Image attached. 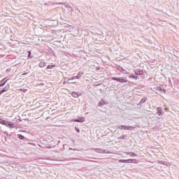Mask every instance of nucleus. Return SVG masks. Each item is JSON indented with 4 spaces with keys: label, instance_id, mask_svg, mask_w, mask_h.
I'll return each mask as SVG.
<instances>
[{
    "label": "nucleus",
    "instance_id": "c85d7f7f",
    "mask_svg": "<svg viewBox=\"0 0 179 179\" xmlns=\"http://www.w3.org/2000/svg\"><path fill=\"white\" fill-rule=\"evenodd\" d=\"M75 130L76 131L77 134H80V129H79V128H78L77 127H75Z\"/></svg>",
    "mask_w": 179,
    "mask_h": 179
},
{
    "label": "nucleus",
    "instance_id": "79ce46f5",
    "mask_svg": "<svg viewBox=\"0 0 179 179\" xmlns=\"http://www.w3.org/2000/svg\"><path fill=\"white\" fill-rule=\"evenodd\" d=\"M0 136H1V133H0Z\"/></svg>",
    "mask_w": 179,
    "mask_h": 179
},
{
    "label": "nucleus",
    "instance_id": "c756f323",
    "mask_svg": "<svg viewBox=\"0 0 179 179\" xmlns=\"http://www.w3.org/2000/svg\"><path fill=\"white\" fill-rule=\"evenodd\" d=\"M13 134H15V132H11L10 134H8V139H10V137L13 136Z\"/></svg>",
    "mask_w": 179,
    "mask_h": 179
},
{
    "label": "nucleus",
    "instance_id": "393cba45",
    "mask_svg": "<svg viewBox=\"0 0 179 179\" xmlns=\"http://www.w3.org/2000/svg\"><path fill=\"white\" fill-rule=\"evenodd\" d=\"M70 80H71V78H69V79L65 78V79H64V83H63V85H66V83H69V81H70Z\"/></svg>",
    "mask_w": 179,
    "mask_h": 179
},
{
    "label": "nucleus",
    "instance_id": "bb28decb",
    "mask_svg": "<svg viewBox=\"0 0 179 179\" xmlns=\"http://www.w3.org/2000/svg\"><path fill=\"white\" fill-rule=\"evenodd\" d=\"M127 134H123L120 136L118 137V139H125V138H127Z\"/></svg>",
    "mask_w": 179,
    "mask_h": 179
},
{
    "label": "nucleus",
    "instance_id": "20e7f679",
    "mask_svg": "<svg viewBox=\"0 0 179 179\" xmlns=\"http://www.w3.org/2000/svg\"><path fill=\"white\" fill-rule=\"evenodd\" d=\"M134 72L137 76H143V75H145V71L140 69H136L134 70Z\"/></svg>",
    "mask_w": 179,
    "mask_h": 179
},
{
    "label": "nucleus",
    "instance_id": "412c9836",
    "mask_svg": "<svg viewBox=\"0 0 179 179\" xmlns=\"http://www.w3.org/2000/svg\"><path fill=\"white\" fill-rule=\"evenodd\" d=\"M56 65L55 64H49L46 66L45 69L46 71H48L50 69H52V68H55Z\"/></svg>",
    "mask_w": 179,
    "mask_h": 179
},
{
    "label": "nucleus",
    "instance_id": "72a5a7b5",
    "mask_svg": "<svg viewBox=\"0 0 179 179\" xmlns=\"http://www.w3.org/2000/svg\"><path fill=\"white\" fill-rule=\"evenodd\" d=\"M21 121H22V119H17L15 122H17H17H21Z\"/></svg>",
    "mask_w": 179,
    "mask_h": 179
},
{
    "label": "nucleus",
    "instance_id": "f257e3e1",
    "mask_svg": "<svg viewBox=\"0 0 179 179\" xmlns=\"http://www.w3.org/2000/svg\"><path fill=\"white\" fill-rule=\"evenodd\" d=\"M0 124L1 125H5L6 127L10 128V129H13V128L17 127V122H12L10 121H8L2 118H0Z\"/></svg>",
    "mask_w": 179,
    "mask_h": 179
},
{
    "label": "nucleus",
    "instance_id": "423d86ee",
    "mask_svg": "<svg viewBox=\"0 0 179 179\" xmlns=\"http://www.w3.org/2000/svg\"><path fill=\"white\" fill-rule=\"evenodd\" d=\"M7 78H8V77H6L0 81V87H3V86H5L6 85V83L9 80V78H8V79Z\"/></svg>",
    "mask_w": 179,
    "mask_h": 179
},
{
    "label": "nucleus",
    "instance_id": "dca6fc26",
    "mask_svg": "<svg viewBox=\"0 0 179 179\" xmlns=\"http://www.w3.org/2000/svg\"><path fill=\"white\" fill-rule=\"evenodd\" d=\"M147 100H148V98H146V97L142 98L141 100L140 101V102L137 104V106H142V104H143V103H146Z\"/></svg>",
    "mask_w": 179,
    "mask_h": 179
},
{
    "label": "nucleus",
    "instance_id": "f704fd0d",
    "mask_svg": "<svg viewBox=\"0 0 179 179\" xmlns=\"http://www.w3.org/2000/svg\"><path fill=\"white\" fill-rule=\"evenodd\" d=\"M50 55H55L54 52H51L50 53Z\"/></svg>",
    "mask_w": 179,
    "mask_h": 179
},
{
    "label": "nucleus",
    "instance_id": "9d476101",
    "mask_svg": "<svg viewBox=\"0 0 179 179\" xmlns=\"http://www.w3.org/2000/svg\"><path fill=\"white\" fill-rule=\"evenodd\" d=\"M107 104V101L106 100L101 99L98 103V107H103V106H106Z\"/></svg>",
    "mask_w": 179,
    "mask_h": 179
},
{
    "label": "nucleus",
    "instance_id": "e433bc0d",
    "mask_svg": "<svg viewBox=\"0 0 179 179\" xmlns=\"http://www.w3.org/2000/svg\"><path fill=\"white\" fill-rule=\"evenodd\" d=\"M27 90L24 89L22 92H23L24 93H26V91H27Z\"/></svg>",
    "mask_w": 179,
    "mask_h": 179
},
{
    "label": "nucleus",
    "instance_id": "0eeeda50",
    "mask_svg": "<svg viewBox=\"0 0 179 179\" xmlns=\"http://www.w3.org/2000/svg\"><path fill=\"white\" fill-rule=\"evenodd\" d=\"M85 117H78L77 119H72L73 122H85Z\"/></svg>",
    "mask_w": 179,
    "mask_h": 179
},
{
    "label": "nucleus",
    "instance_id": "7c9ffc66",
    "mask_svg": "<svg viewBox=\"0 0 179 179\" xmlns=\"http://www.w3.org/2000/svg\"><path fill=\"white\" fill-rule=\"evenodd\" d=\"M28 52H29L28 57L29 58H33V56H31V52L29 51Z\"/></svg>",
    "mask_w": 179,
    "mask_h": 179
},
{
    "label": "nucleus",
    "instance_id": "9b49d317",
    "mask_svg": "<svg viewBox=\"0 0 179 179\" xmlns=\"http://www.w3.org/2000/svg\"><path fill=\"white\" fill-rule=\"evenodd\" d=\"M71 96H72V97L77 99V97H80V96H82V93H79L78 92H72Z\"/></svg>",
    "mask_w": 179,
    "mask_h": 179
},
{
    "label": "nucleus",
    "instance_id": "473e14b6",
    "mask_svg": "<svg viewBox=\"0 0 179 179\" xmlns=\"http://www.w3.org/2000/svg\"><path fill=\"white\" fill-rule=\"evenodd\" d=\"M69 10H70V12H72L73 10V8H72V7H68Z\"/></svg>",
    "mask_w": 179,
    "mask_h": 179
},
{
    "label": "nucleus",
    "instance_id": "6ab92c4d",
    "mask_svg": "<svg viewBox=\"0 0 179 179\" xmlns=\"http://www.w3.org/2000/svg\"><path fill=\"white\" fill-rule=\"evenodd\" d=\"M127 153V155H128L129 156H130V157H136V156H138V155H136L135 152H126Z\"/></svg>",
    "mask_w": 179,
    "mask_h": 179
},
{
    "label": "nucleus",
    "instance_id": "f3484780",
    "mask_svg": "<svg viewBox=\"0 0 179 179\" xmlns=\"http://www.w3.org/2000/svg\"><path fill=\"white\" fill-rule=\"evenodd\" d=\"M17 138L20 141H26L27 139V138L24 137V136L22 134H17Z\"/></svg>",
    "mask_w": 179,
    "mask_h": 179
},
{
    "label": "nucleus",
    "instance_id": "5701e85b",
    "mask_svg": "<svg viewBox=\"0 0 179 179\" xmlns=\"http://www.w3.org/2000/svg\"><path fill=\"white\" fill-rule=\"evenodd\" d=\"M159 164H163L164 166H169V162L166 161H158Z\"/></svg>",
    "mask_w": 179,
    "mask_h": 179
},
{
    "label": "nucleus",
    "instance_id": "58836bf2",
    "mask_svg": "<svg viewBox=\"0 0 179 179\" xmlns=\"http://www.w3.org/2000/svg\"><path fill=\"white\" fill-rule=\"evenodd\" d=\"M22 75H23V76H24V75H27V73H23Z\"/></svg>",
    "mask_w": 179,
    "mask_h": 179
},
{
    "label": "nucleus",
    "instance_id": "b1692460",
    "mask_svg": "<svg viewBox=\"0 0 179 179\" xmlns=\"http://www.w3.org/2000/svg\"><path fill=\"white\" fill-rule=\"evenodd\" d=\"M46 64H47L46 62H41L38 64V66L39 68H44L45 67Z\"/></svg>",
    "mask_w": 179,
    "mask_h": 179
},
{
    "label": "nucleus",
    "instance_id": "a19ab883",
    "mask_svg": "<svg viewBox=\"0 0 179 179\" xmlns=\"http://www.w3.org/2000/svg\"><path fill=\"white\" fill-rule=\"evenodd\" d=\"M49 72H51V70H49Z\"/></svg>",
    "mask_w": 179,
    "mask_h": 179
},
{
    "label": "nucleus",
    "instance_id": "4be33fe9",
    "mask_svg": "<svg viewBox=\"0 0 179 179\" xmlns=\"http://www.w3.org/2000/svg\"><path fill=\"white\" fill-rule=\"evenodd\" d=\"M66 30H67L68 31H72V30H73V27L71 26V25H68L65 27Z\"/></svg>",
    "mask_w": 179,
    "mask_h": 179
},
{
    "label": "nucleus",
    "instance_id": "1a4fd4ad",
    "mask_svg": "<svg viewBox=\"0 0 179 179\" xmlns=\"http://www.w3.org/2000/svg\"><path fill=\"white\" fill-rule=\"evenodd\" d=\"M9 89H10V85H9V84H7L3 89H2L1 90H0V96L1 94H3V93H5V92H8L9 90Z\"/></svg>",
    "mask_w": 179,
    "mask_h": 179
},
{
    "label": "nucleus",
    "instance_id": "a211bd4d",
    "mask_svg": "<svg viewBox=\"0 0 179 179\" xmlns=\"http://www.w3.org/2000/svg\"><path fill=\"white\" fill-rule=\"evenodd\" d=\"M156 90H157V92H163L164 94L166 93V89L162 88V87H157Z\"/></svg>",
    "mask_w": 179,
    "mask_h": 179
},
{
    "label": "nucleus",
    "instance_id": "ea45409f",
    "mask_svg": "<svg viewBox=\"0 0 179 179\" xmlns=\"http://www.w3.org/2000/svg\"><path fill=\"white\" fill-rule=\"evenodd\" d=\"M4 138H5V141H6V136H4Z\"/></svg>",
    "mask_w": 179,
    "mask_h": 179
},
{
    "label": "nucleus",
    "instance_id": "f8f14e48",
    "mask_svg": "<svg viewBox=\"0 0 179 179\" xmlns=\"http://www.w3.org/2000/svg\"><path fill=\"white\" fill-rule=\"evenodd\" d=\"M40 29H42V30H47V29H51V26L43 23L42 24L40 25Z\"/></svg>",
    "mask_w": 179,
    "mask_h": 179
},
{
    "label": "nucleus",
    "instance_id": "ddd939ff",
    "mask_svg": "<svg viewBox=\"0 0 179 179\" xmlns=\"http://www.w3.org/2000/svg\"><path fill=\"white\" fill-rule=\"evenodd\" d=\"M157 114L159 116L164 115V112H163V109L162 107H157Z\"/></svg>",
    "mask_w": 179,
    "mask_h": 179
},
{
    "label": "nucleus",
    "instance_id": "6e6552de",
    "mask_svg": "<svg viewBox=\"0 0 179 179\" xmlns=\"http://www.w3.org/2000/svg\"><path fill=\"white\" fill-rule=\"evenodd\" d=\"M83 76V71H80L76 76L71 77V80H75V79H80Z\"/></svg>",
    "mask_w": 179,
    "mask_h": 179
},
{
    "label": "nucleus",
    "instance_id": "f03ea898",
    "mask_svg": "<svg viewBox=\"0 0 179 179\" xmlns=\"http://www.w3.org/2000/svg\"><path fill=\"white\" fill-rule=\"evenodd\" d=\"M111 80H115L117 83H127L128 78L127 77H111Z\"/></svg>",
    "mask_w": 179,
    "mask_h": 179
},
{
    "label": "nucleus",
    "instance_id": "2f4dec72",
    "mask_svg": "<svg viewBox=\"0 0 179 179\" xmlns=\"http://www.w3.org/2000/svg\"><path fill=\"white\" fill-rule=\"evenodd\" d=\"M11 71H12L11 69H7L6 70V72L7 73H9V72H10Z\"/></svg>",
    "mask_w": 179,
    "mask_h": 179
},
{
    "label": "nucleus",
    "instance_id": "4468645a",
    "mask_svg": "<svg viewBox=\"0 0 179 179\" xmlns=\"http://www.w3.org/2000/svg\"><path fill=\"white\" fill-rule=\"evenodd\" d=\"M96 152L97 153H108L107 152L106 150H104L103 148H96Z\"/></svg>",
    "mask_w": 179,
    "mask_h": 179
},
{
    "label": "nucleus",
    "instance_id": "c9c22d12",
    "mask_svg": "<svg viewBox=\"0 0 179 179\" xmlns=\"http://www.w3.org/2000/svg\"><path fill=\"white\" fill-rule=\"evenodd\" d=\"M96 71H100V67H96Z\"/></svg>",
    "mask_w": 179,
    "mask_h": 179
},
{
    "label": "nucleus",
    "instance_id": "39448f33",
    "mask_svg": "<svg viewBox=\"0 0 179 179\" xmlns=\"http://www.w3.org/2000/svg\"><path fill=\"white\" fill-rule=\"evenodd\" d=\"M116 69H117V71H119L120 72H121L124 75H128V73H129L128 71H127V70H125V69L122 68L120 65L117 66Z\"/></svg>",
    "mask_w": 179,
    "mask_h": 179
},
{
    "label": "nucleus",
    "instance_id": "aec40b11",
    "mask_svg": "<svg viewBox=\"0 0 179 179\" xmlns=\"http://www.w3.org/2000/svg\"><path fill=\"white\" fill-rule=\"evenodd\" d=\"M132 161L131 159H119V163H131Z\"/></svg>",
    "mask_w": 179,
    "mask_h": 179
},
{
    "label": "nucleus",
    "instance_id": "4c0bfd02",
    "mask_svg": "<svg viewBox=\"0 0 179 179\" xmlns=\"http://www.w3.org/2000/svg\"><path fill=\"white\" fill-rule=\"evenodd\" d=\"M47 148L48 149H51V146H48Z\"/></svg>",
    "mask_w": 179,
    "mask_h": 179
},
{
    "label": "nucleus",
    "instance_id": "7ed1b4c3",
    "mask_svg": "<svg viewBox=\"0 0 179 179\" xmlns=\"http://www.w3.org/2000/svg\"><path fill=\"white\" fill-rule=\"evenodd\" d=\"M118 129H123L127 131H134L135 129V127L134 126H127V125H120L118 127Z\"/></svg>",
    "mask_w": 179,
    "mask_h": 179
},
{
    "label": "nucleus",
    "instance_id": "cd10ccee",
    "mask_svg": "<svg viewBox=\"0 0 179 179\" xmlns=\"http://www.w3.org/2000/svg\"><path fill=\"white\" fill-rule=\"evenodd\" d=\"M2 134H3L4 135H6V136H9V133L6 131H1Z\"/></svg>",
    "mask_w": 179,
    "mask_h": 179
},
{
    "label": "nucleus",
    "instance_id": "2eb2a0df",
    "mask_svg": "<svg viewBox=\"0 0 179 179\" xmlns=\"http://www.w3.org/2000/svg\"><path fill=\"white\" fill-rule=\"evenodd\" d=\"M129 79H135V80H138L139 79V77H138L137 75H135L134 73H131L129 76Z\"/></svg>",
    "mask_w": 179,
    "mask_h": 179
},
{
    "label": "nucleus",
    "instance_id": "a878e982",
    "mask_svg": "<svg viewBox=\"0 0 179 179\" xmlns=\"http://www.w3.org/2000/svg\"><path fill=\"white\" fill-rule=\"evenodd\" d=\"M131 163H134V164H138V160L135 159H131Z\"/></svg>",
    "mask_w": 179,
    "mask_h": 179
}]
</instances>
